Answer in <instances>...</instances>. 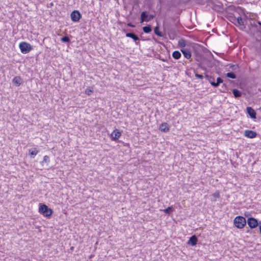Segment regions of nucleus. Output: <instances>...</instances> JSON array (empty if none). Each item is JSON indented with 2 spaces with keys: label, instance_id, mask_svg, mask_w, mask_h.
I'll list each match as a JSON object with an SVG mask.
<instances>
[{
  "label": "nucleus",
  "instance_id": "obj_35",
  "mask_svg": "<svg viewBox=\"0 0 261 261\" xmlns=\"http://www.w3.org/2000/svg\"><path fill=\"white\" fill-rule=\"evenodd\" d=\"M127 26L129 27H131V28H134L135 27V25H134L132 22H128L127 24Z\"/></svg>",
  "mask_w": 261,
  "mask_h": 261
},
{
  "label": "nucleus",
  "instance_id": "obj_19",
  "mask_svg": "<svg viewBox=\"0 0 261 261\" xmlns=\"http://www.w3.org/2000/svg\"><path fill=\"white\" fill-rule=\"evenodd\" d=\"M236 17L232 14H231L230 15H229L227 17V19L228 20L232 23H233L234 24H235L236 26H238V24H236Z\"/></svg>",
  "mask_w": 261,
  "mask_h": 261
},
{
  "label": "nucleus",
  "instance_id": "obj_14",
  "mask_svg": "<svg viewBox=\"0 0 261 261\" xmlns=\"http://www.w3.org/2000/svg\"><path fill=\"white\" fill-rule=\"evenodd\" d=\"M180 51L184 55V57L187 59H189L191 57V52L189 49L188 48H182L180 49Z\"/></svg>",
  "mask_w": 261,
  "mask_h": 261
},
{
  "label": "nucleus",
  "instance_id": "obj_34",
  "mask_svg": "<svg viewBox=\"0 0 261 261\" xmlns=\"http://www.w3.org/2000/svg\"><path fill=\"white\" fill-rule=\"evenodd\" d=\"M213 196L216 198H218L220 197V194L218 192H216L213 194Z\"/></svg>",
  "mask_w": 261,
  "mask_h": 261
},
{
  "label": "nucleus",
  "instance_id": "obj_18",
  "mask_svg": "<svg viewBox=\"0 0 261 261\" xmlns=\"http://www.w3.org/2000/svg\"><path fill=\"white\" fill-rule=\"evenodd\" d=\"M181 56V54L178 50H175L172 53V57L175 60L180 59Z\"/></svg>",
  "mask_w": 261,
  "mask_h": 261
},
{
  "label": "nucleus",
  "instance_id": "obj_33",
  "mask_svg": "<svg viewBox=\"0 0 261 261\" xmlns=\"http://www.w3.org/2000/svg\"><path fill=\"white\" fill-rule=\"evenodd\" d=\"M195 76L197 78L199 79H203L204 76L202 74H198L197 72L195 73Z\"/></svg>",
  "mask_w": 261,
  "mask_h": 261
},
{
  "label": "nucleus",
  "instance_id": "obj_5",
  "mask_svg": "<svg viewBox=\"0 0 261 261\" xmlns=\"http://www.w3.org/2000/svg\"><path fill=\"white\" fill-rule=\"evenodd\" d=\"M154 17V15L152 14H149L148 12L146 11H143L141 13L140 16V22L142 23L144 21L148 22Z\"/></svg>",
  "mask_w": 261,
  "mask_h": 261
},
{
  "label": "nucleus",
  "instance_id": "obj_16",
  "mask_svg": "<svg viewBox=\"0 0 261 261\" xmlns=\"http://www.w3.org/2000/svg\"><path fill=\"white\" fill-rule=\"evenodd\" d=\"M232 91V93L234 95V97L236 98H239V97H240L242 96V93L241 91H240L238 89H233Z\"/></svg>",
  "mask_w": 261,
  "mask_h": 261
},
{
  "label": "nucleus",
  "instance_id": "obj_40",
  "mask_svg": "<svg viewBox=\"0 0 261 261\" xmlns=\"http://www.w3.org/2000/svg\"><path fill=\"white\" fill-rule=\"evenodd\" d=\"M253 27H255V28H256L257 27V25L256 24H254Z\"/></svg>",
  "mask_w": 261,
  "mask_h": 261
},
{
  "label": "nucleus",
  "instance_id": "obj_10",
  "mask_svg": "<svg viewBox=\"0 0 261 261\" xmlns=\"http://www.w3.org/2000/svg\"><path fill=\"white\" fill-rule=\"evenodd\" d=\"M159 129L162 132L167 133L170 130V126L167 123L164 122L160 125Z\"/></svg>",
  "mask_w": 261,
  "mask_h": 261
},
{
  "label": "nucleus",
  "instance_id": "obj_31",
  "mask_svg": "<svg viewBox=\"0 0 261 261\" xmlns=\"http://www.w3.org/2000/svg\"><path fill=\"white\" fill-rule=\"evenodd\" d=\"M229 68L233 71L237 70L239 69V66L238 64H230Z\"/></svg>",
  "mask_w": 261,
  "mask_h": 261
},
{
  "label": "nucleus",
  "instance_id": "obj_30",
  "mask_svg": "<svg viewBox=\"0 0 261 261\" xmlns=\"http://www.w3.org/2000/svg\"><path fill=\"white\" fill-rule=\"evenodd\" d=\"M228 9L237 12H239L238 10H242V9L240 7H238L236 8L234 6H229Z\"/></svg>",
  "mask_w": 261,
  "mask_h": 261
},
{
  "label": "nucleus",
  "instance_id": "obj_32",
  "mask_svg": "<svg viewBox=\"0 0 261 261\" xmlns=\"http://www.w3.org/2000/svg\"><path fill=\"white\" fill-rule=\"evenodd\" d=\"M93 92V90L89 88H87L85 90V93L88 95H90Z\"/></svg>",
  "mask_w": 261,
  "mask_h": 261
},
{
  "label": "nucleus",
  "instance_id": "obj_17",
  "mask_svg": "<svg viewBox=\"0 0 261 261\" xmlns=\"http://www.w3.org/2000/svg\"><path fill=\"white\" fill-rule=\"evenodd\" d=\"M154 33L156 35H157L159 37H163V33L160 31V27H159V25H157L154 28Z\"/></svg>",
  "mask_w": 261,
  "mask_h": 261
},
{
  "label": "nucleus",
  "instance_id": "obj_39",
  "mask_svg": "<svg viewBox=\"0 0 261 261\" xmlns=\"http://www.w3.org/2000/svg\"><path fill=\"white\" fill-rule=\"evenodd\" d=\"M70 249L71 250H73V249H74V247H70Z\"/></svg>",
  "mask_w": 261,
  "mask_h": 261
},
{
  "label": "nucleus",
  "instance_id": "obj_42",
  "mask_svg": "<svg viewBox=\"0 0 261 261\" xmlns=\"http://www.w3.org/2000/svg\"><path fill=\"white\" fill-rule=\"evenodd\" d=\"M248 215H247L246 214H245V216L246 217H248Z\"/></svg>",
  "mask_w": 261,
  "mask_h": 261
},
{
  "label": "nucleus",
  "instance_id": "obj_37",
  "mask_svg": "<svg viewBox=\"0 0 261 261\" xmlns=\"http://www.w3.org/2000/svg\"><path fill=\"white\" fill-rule=\"evenodd\" d=\"M259 224H260V225H259V228L260 233L261 234V221L259 222Z\"/></svg>",
  "mask_w": 261,
  "mask_h": 261
},
{
  "label": "nucleus",
  "instance_id": "obj_20",
  "mask_svg": "<svg viewBox=\"0 0 261 261\" xmlns=\"http://www.w3.org/2000/svg\"><path fill=\"white\" fill-rule=\"evenodd\" d=\"M142 29L143 32L146 34L150 33L152 31V28L151 25L149 24L147 25L146 26L143 27Z\"/></svg>",
  "mask_w": 261,
  "mask_h": 261
},
{
  "label": "nucleus",
  "instance_id": "obj_26",
  "mask_svg": "<svg viewBox=\"0 0 261 261\" xmlns=\"http://www.w3.org/2000/svg\"><path fill=\"white\" fill-rule=\"evenodd\" d=\"M236 24H238L239 25H244L241 17L240 16L236 18Z\"/></svg>",
  "mask_w": 261,
  "mask_h": 261
},
{
  "label": "nucleus",
  "instance_id": "obj_8",
  "mask_svg": "<svg viewBox=\"0 0 261 261\" xmlns=\"http://www.w3.org/2000/svg\"><path fill=\"white\" fill-rule=\"evenodd\" d=\"M122 131L118 129H115L111 134L110 137L112 141H116L121 136Z\"/></svg>",
  "mask_w": 261,
  "mask_h": 261
},
{
  "label": "nucleus",
  "instance_id": "obj_7",
  "mask_svg": "<svg viewBox=\"0 0 261 261\" xmlns=\"http://www.w3.org/2000/svg\"><path fill=\"white\" fill-rule=\"evenodd\" d=\"M72 21L73 22H78L82 17V15L78 10L73 11L70 14Z\"/></svg>",
  "mask_w": 261,
  "mask_h": 261
},
{
  "label": "nucleus",
  "instance_id": "obj_4",
  "mask_svg": "<svg viewBox=\"0 0 261 261\" xmlns=\"http://www.w3.org/2000/svg\"><path fill=\"white\" fill-rule=\"evenodd\" d=\"M19 47L21 52L23 54L29 53L33 49L32 46L30 43L24 41L19 43Z\"/></svg>",
  "mask_w": 261,
  "mask_h": 261
},
{
  "label": "nucleus",
  "instance_id": "obj_6",
  "mask_svg": "<svg viewBox=\"0 0 261 261\" xmlns=\"http://www.w3.org/2000/svg\"><path fill=\"white\" fill-rule=\"evenodd\" d=\"M246 223L248 225L249 227L251 229L255 228L259 224L258 220L254 217H249L246 220Z\"/></svg>",
  "mask_w": 261,
  "mask_h": 261
},
{
  "label": "nucleus",
  "instance_id": "obj_1",
  "mask_svg": "<svg viewBox=\"0 0 261 261\" xmlns=\"http://www.w3.org/2000/svg\"><path fill=\"white\" fill-rule=\"evenodd\" d=\"M164 30L167 32L170 40H174L179 34L178 25L175 23L167 22L164 25Z\"/></svg>",
  "mask_w": 261,
  "mask_h": 261
},
{
  "label": "nucleus",
  "instance_id": "obj_21",
  "mask_svg": "<svg viewBox=\"0 0 261 261\" xmlns=\"http://www.w3.org/2000/svg\"><path fill=\"white\" fill-rule=\"evenodd\" d=\"M205 77L207 79V80L209 82L211 85L214 87L213 83H215V78L207 74H205Z\"/></svg>",
  "mask_w": 261,
  "mask_h": 261
},
{
  "label": "nucleus",
  "instance_id": "obj_12",
  "mask_svg": "<svg viewBox=\"0 0 261 261\" xmlns=\"http://www.w3.org/2000/svg\"><path fill=\"white\" fill-rule=\"evenodd\" d=\"M197 241L198 239L197 237L195 235H193L190 238L189 241L187 242V244L188 245H191L192 246H194L197 244Z\"/></svg>",
  "mask_w": 261,
  "mask_h": 261
},
{
  "label": "nucleus",
  "instance_id": "obj_9",
  "mask_svg": "<svg viewBox=\"0 0 261 261\" xmlns=\"http://www.w3.org/2000/svg\"><path fill=\"white\" fill-rule=\"evenodd\" d=\"M256 132L251 130H246L244 132V135L250 139H253L255 138L257 136Z\"/></svg>",
  "mask_w": 261,
  "mask_h": 261
},
{
  "label": "nucleus",
  "instance_id": "obj_2",
  "mask_svg": "<svg viewBox=\"0 0 261 261\" xmlns=\"http://www.w3.org/2000/svg\"><path fill=\"white\" fill-rule=\"evenodd\" d=\"M38 211L40 214L47 218L50 217L53 214V211L43 203H39Z\"/></svg>",
  "mask_w": 261,
  "mask_h": 261
},
{
  "label": "nucleus",
  "instance_id": "obj_28",
  "mask_svg": "<svg viewBox=\"0 0 261 261\" xmlns=\"http://www.w3.org/2000/svg\"><path fill=\"white\" fill-rule=\"evenodd\" d=\"M61 41L64 43L69 42L70 38L67 36H65L61 38Z\"/></svg>",
  "mask_w": 261,
  "mask_h": 261
},
{
  "label": "nucleus",
  "instance_id": "obj_38",
  "mask_svg": "<svg viewBox=\"0 0 261 261\" xmlns=\"http://www.w3.org/2000/svg\"><path fill=\"white\" fill-rule=\"evenodd\" d=\"M245 28H246V27L243 25V27L240 28V30L244 31V29H245Z\"/></svg>",
  "mask_w": 261,
  "mask_h": 261
},
{
  "label": "nucleus",
  "instance_id": "obj_23",
  "mask_svg": "<svg viewBox=\"0 0 261 261\" xmlns=\"http://www.w3.org/2000/svg\"><path fill=\"white\" fill-rule=\"evenodd\" d=\"M174 211V208L172 206H169L167 208L164 209L163 210L164 212L168 215H170V214Z\"/></svg>",
  "mask_w": 261,
  "mask_h": 261
},
{
  "label": "nucleus",
  "instance_id": "obj_25",
  "mask_svg": "<svg viewBox=\"0 0 261 261\" xmlns=\"http://www.w3.org/2000/svg\"><path fill=\"white\" fill-rule=\"evenodd\" d=\"M226 77L232 79H235L237 78L236 74L233 72H229L226 73Z\"/></svg>",
  "mask_w": 261,
  "mask_h": 261
},
{
  "label": "nucleus",
  "instance_id": "obj_11",
  "mask_svg": "<svg viewBox=\"0 0 261 261\" xmlns=\"http://www.w3.org/2000/svg\"><path fill=\"white\" fill-rule=\"evenodd\" d=\"M247 113L249 115L250 118L252 119L256 118V113L255 111L250 107H247L246 108Z\"/></svg>",
  "mask_w": 261,
  "mask_h": 261
},
{
  "label": "nucleus",
  "instance_id": "obj_22",
  "mask_svg": "<svg viewBox=\"0 0 261 261\" xmlns=\"http://www.w3.org/2000/svg\"><path fill=\"white\" fill-rule=\"evenodd\" d=\"M38 152V150L36 148H33L29 150V154L31 156V157H34Z\"/></svg>",
  "mask_w": 261,
  "mask_h": 261
},
{
  "label": "nucleus",
  "instance_id": "obj_27",
  "mask_svg": "<svg viewBox=\"0 0 261 261\" xmlns=\"http://www.w3.org/2000/svg\"><path fill=\"white\" fill-rule=\"evenodd\" d=\"M178 44L181 47H184L186 45L185 41L183 39H181L178 41Z\"/></svg>",
  "mask_w": 261,
  "mask_h": 261
},
{
  "label": "nucleus",
  "instance_id": "obj_29",
  "mask_svg": "<svg viewBox=\"0 0 261 261\" xmlns=\"http://www.w3.org/2000/svg\"><path fill=\"white\" fill-rule=\"evenodd\" d=\"M49 162V158L47 155H45L43 158V160L42 161L41 164L43 165L44 163H46L47 165Z\"/></svg>",
  "mask_w": 261,
  "mask_h": 261
},
{
  "label": "nucleus",
  "instance_id": "obj_13",
  "mask_svg": "<svg viewBox=\"0 0 261 261\" xmlns=\"http://www.w3.org/2000/svg\"><path fill=\"white\" fill-rule=\"evenodd\" d=\"M126 36L127 37H129V38H131L132 39H133L136 42L137 44L139 43V42H137V41H139L140 40V38L134 33H133V32L127 33H126Z\"/></svg>",
  "mask_w": 261,
  "mask_h": 261
},
{
  "label": "nucleus",
  "instance_id": "obj_36",
  "mask_svg": "<svg viewBox=\"0 0 261 261\" xmlns=\"http://www.w3.org/2000/svg\"><path fill=\"white\" fill-rule=\"evenodd\" d=\"M257 23L260 26V32H261V22L260 21L257 20Z\"/></svg>",
  "mask_w": 261,
  "mask_h": 261
},
{
  "label": "nucleus",
  "instance_id": "obj_41",
  "mask_svg": "<svg viewBox=\"0 0 261 261\" xmlns=\"http://www.w3.org/2000/svg\"><path fill=\"white\" fill-rule=\"evenodd\" d=\"M223 86H224L225 88H226V85L225 84H223Z\"/></svg>",
  "mask_w": 261,
  "mask_h": 261
},
{
  "label": "nucleus",
  "instance_id": "obj_15",
  "mask_svg": "<svg viewBox=\"0 0 261 261\" xmlns=\"http://www.w3.org/2000/svg\"><path fill=\"white\" fill-rule=\"evenodd\" d=\"M12 83L16 86H19L22 83V79L20 76H15L13 78Z\"/></svg>",
  "mask_w": 261,
  "mask_h": 261
},
{
  "label": "nucleus",
  "instance_id": "obj_24",
  "mask_svg": "<svg viewBox=\"0 0 261 261\" xmlns=\"http://www.w3.org/2000/svg\"><path fill=\"white\" fill-rule=\"evenodd\" d=\"M223 82V80L220 77L217 79V82L213 83L214 87H217L219 85Z\"/></svg>",
  "mask_w": 261,
  "mask_h": 261
},
{
  "label": "nucleus",
  "instance_id": "obj_3",
  "mask_svg": "<svg viewBox=\"0 0 261 261\" xmlns=\"http://www.w3.org/2000/svg\"><path fill=\"white\" fill-rule=\"evenodd\" d=\"M233 224L239 229L243 228L246 225V220L243 216H237L233 220Z\"/></svg>",
  "mask_w": 261,
  "mask_h": 261
}]
</instances>
